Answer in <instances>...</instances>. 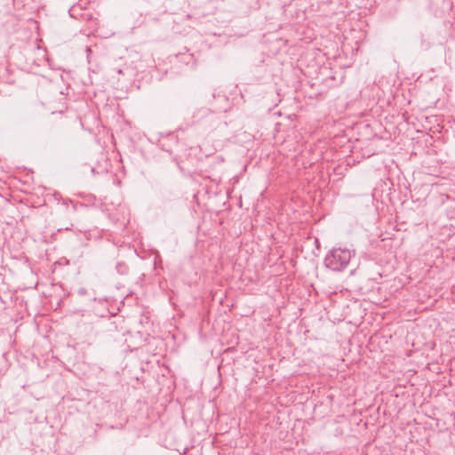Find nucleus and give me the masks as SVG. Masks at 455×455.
<instances>
[{"mask_svg": "<svg viewBox=\"0 0 455 455\" xmlns=\"http://www.w3.org/2000/svg\"><path fill=\"white\" fill-rule=\"evenodd\" d=\"M116 269L120 275H127L129 272V267L125 262H118Z\"/></svg>", "mask_w": 455, "mask_h": 455, "instance_id": "nucleus-3", "label": "nucleus"}, {"mask_svg": "<svg viewBox=\"0 0 455 455\" xmlns=\"http://www.w3.org/2000/svg\"><path fill=\"white\" fill-rule=\"evenodd\" d=\"M212 111L209 108H201L197 111L196 115H194L195 122H199L202 117L207 116L211 115Z\"/></svg>", "mask_w": 455, "mask_h": 455, "instance_id": "nucleus-2", "label": "nucleus"}, {"mask_svg": "<svg viewBox=\"0 0 455 455\" xmlns=\"http://www.w3.org/2000/svg\"><path fill=\"white\" fill-rule=\"evenodd\" d=\"M352 252L348 249L334 248L324 258V265L332 271H343L350 262Z\"/></svg>", "mask_w": 455, "mask_h": 455, "instance_id": "nucleus-1", "label": "nucleus"}, {"mask_svg": "<svg viewBox=\"0 0 455 455\" xmlns=\"http://www.w3.org/2000/svg\"><path fill=\"white\" fill-rule=\"evenodd\" d=\"M78 294L79 295H84L86 293V290L84 288H80L78 291H77Z\"/></svg>", "mask_w": 455, "mask_h": 455, "instance_id": "nucleus-4", "label": "nucleus"}]
</instances>
